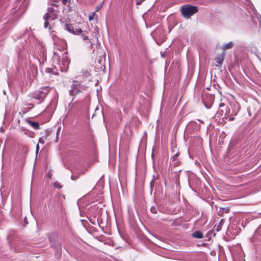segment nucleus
<instances>
[{"label":"nucleus","instance_id":"nucleus-1","mask_svg":"<svg viewBox=\"0 0 261 261\" xmlns=\"http://www.w3.org/2000/svg\"><path fill=\"white\" fill-rule=\"evenodd\" d=\"M50 6L48 8L47 12L43 16L44 20V27L45 28H48L49 30L51 29V27L49 25V21L57 19L58 17L59 11L58 8V4H57L60 1H62V3L65 4L67 0H59L56 2L54 0H49Z\"/></svg>","mask_w":261,"mask_h":261},{"label":"nucleus","instance_id":"nucleus-2","mask_svg":"<svg viewBox=\"0 0 261 261\" xmlns=\"http://www.w3.org/2000/svg\"><path fill=\"white\" fill-rule=\"evenodd\" d=\"M64 28L65 30L68 31L71 34H74V35H81L82 39L84 41H86L88 43L90 44V46L92 48L93 44L91 43V41L90 39L89 38L88 34V32L85 31H83L80 28H74L72 25L71 24H68L67 23H65L64 25Z\"/></svg>","mask_w":261,"mask_h":261},{"label":"nucleus","instance_id":"nucleus-3","mask_svg":"<svg viewBox=\"0 0 261 261\" xmlns=\"http://www.w3.org/2000/svg\"><path fill=\"white\" fill-rule=\"evenodd\" d=\"M50 90V88L48 86L42 87L39 90L34 92L32 94V97L41 102L44 101Z\"/></svg>","mask_w":261,"mask_h":261},{"label":"nucleus","instance_id":"nucleus-4","mask_svg":"<svg viewBox=\"0 0 261 261\" xmlns=\"http://www.w3.org/2000/svg\"><path fill=\"white\" fill-rule=\"evenodd\" d=\"M180 11L182 15L188 19L198 12V7L190 5H185L180 7Z\"/></svg>","mask_w":261,"mask_h":261},{"label":"nucleus","instance_id":"nucleus-5","mask_svg":"<svg viewBox=\"0 0 261 261\" xmlns=\"http://www.w3.org/2000/svg\"><path fill=\"white\" fill-rule=\"evenodd\" d=\"M86 87L82 86L78 82L74 81L71 86V89L69 92L70 95L72 96H75L79 93L85 90Z\"/></svg>","mask_w":261,"mask_h":261},{"label":"nucleus","instance_id":"nucleus-6","mask_svg":"<svg viewBox=\"0 0 261 261\" xmlns=\"http://www.w3.org/2000/svg\"><path fill=\"white\" fill-rule=\"evenodd\" d=\"M51 38L54 41L55 47L58 50L61 51L66 46V42L63 39H61L55 34L51 35Z\"/></svg>","mask_w":261,"mask_h":261},{"label":"nucleus","instance_id":"nucleus-7","mask_svg":"<svg viewBox=\"0 0 261 261\" xmlns=\"http://www.w3.org/2000/svg\"><path fill=\"white\" fill-rule=\"evenodd\" d=\"M18 58L20 60H24L27 59L30 57L31 51H29L26 47L19 48L17 50Z\"/></svg>","mask_w":261,"mask_h":261},{"label":"nucleus","instance_id":"nucleus-8","mask_svg":"<svg viewBox=\"0 0 261 261\" xmlns=\"http://www.w3.org/2000/svg\"><path fill=\"white\" fill-rule=\"evenodd\" d=\"M260 241H261V225L255 230L251 239L252 242L254 244H257Z\"/></svg>","mask_w":261,"mask_h":261},{"label":"nucleus","instance_id":"nucleus-9","mask_svg":"<svg viewBox=\"0 0 261 261\" xmlns=\"http://www.w3.org/2000/svg\"><path fill=\"white\" fill-rule=\"evenodd\" d=\"M224 55H225L224 53H223L221 55L218 56L216 58V62L219 65H221L222 64V63L224 61Z\"/></svg>","mask_w":261,"mask_h":261},{"label":"nucleus","instance_id":"nucleus-10","mask_svg":"<svg viewBox=\"0 0 261 261\" xmlns=\"http://www.w3.org/2000/svg\"><path fill=\"white\" fill-rule=\"evenodd\" d=\"M192 237L196 239H202L203 237V233L200 231H195L192 234Z\"/></svg>","mask_w":261,"mask_h":261},{"label":"nucleus","instance_id":"nucleus-11","mask_svg":"<svg viewBox=\"0 0 261 261\" xmlns=\"http://www.w3.org/2000/svg\"><path fill=\"white\" fill-rule=\"evenodd\" d=\"M225 113L224 114V117L226 119H228L229 121H232L234 120V117H231L229 115L230 113V109L229 108H227L225 109Z\"/></svg>","mask_w":261,"mask_h":261},{"label":"nucleus","instance_id":"nucleus-12","mask_svg":"<svg viewBox=\"0 0 261 261\" xmlns=\"http://www.w3.org/2000/svg\"><path fill=\"white\" fill-rule=\"evenodd\" d=\"M28 123L35 129L37 130L39 129V124L38 122L29 121Z\"/></svg>","mask_w":261,"mask_h":261},{"label":"nucleus","instance_id":"nucleus-13","mask_svg":"<svg viewBox=\"0 0 261 261\" xmlns=\"http://www.w3.org/2000/svg\"><path fill=\"white\" fill-rule=\"evenodd\" d=\"M233 46V43L232 42H229L226 44H224L222 46V49L225 50L231 48Z\"/></svg>","mask_w":261,"mask_h":261},{"label":"nucleus","instance_id":"nucleus-14","mask_svg":"<svg viewBox=\"0 0 261 261\" xmlns=\"http://www.w3.org/2000/svg\"><path fill=\"white\" fill-rule=\"evenodd\" d=\"M178 155V153H176L172 158V161L174 163V166H176L179 164V162L177 159Z\"/></svg>","mask_w":261,"mask_h":261},{"label":"nucleus","instance_id":"nucleus-15","mask_svg":"<svg viewBox=\"0 0 261 261\" xmlns=\"http://www.w3.org/2000/svg\"><path fill=\"white\" fill-rule=\"evenodd\" d=\"M158 211H159V209L156 206H153L151 207V208H150V212L153 214H157Z\"/></svg>","mask_w":261,"mask_h":261},{"label":"nucleus","instance_id":"nucleus-16","mask_svg":"<svg viewBox=\"0 0 261 261\" xmlns=\"http://www.w3.org/2000/svg\"><path fill=\"white\" fill-rule=\"evenodd\" d=\"M54 187H55L56 188H58V189H61L63 187L62 185L58 181H55L54 183Z\"/></svg>","mask_w":261,"mask_h":261},{"label":"nucleus","instance_id":"nucleus-17","mask_svg":"<svg viewBox=\"0 0 261 261\" xmlns=\"http://www.w3.org/2000/svg\"><path fill=\"white\" fill-rule=\"evenodd\" d=\"M200 123H201V121H200L199 119H197V120H196V121H194L190 122V124H196V125H199Z\"/></svg>","mask_w":261,"mask_h":261},{"label":"nucleus","instance_id":"nucleus-18","mask_svg":"<svg viewBox=\"0 0 261 261\" xmlns=\"http://www.w3.org/2000/svg\"><path fill=\"white\" fill-rule=\"evenodd\" d=\"M79 174H73L71 176V178L72 180H76L79 178Z\"/></svg>","mask_w":261,"mask_h":261},{"label":"nucleus","instance_id":"nucleus-19","mask_svg":"<svg viewBox=\"0 0 261 261\" xmlns=\"http://www.w3.org/2000/svg\"><path fill=\"white\" fill-rule=\"evenodd\" d=\"M63 60H64L65 61L64 65L65 66L68 65L69 61V59L67 58L66 56L65 57H63Z\"/></svg>","mask_w":261,"mask_h":261},{"label":"nucleus","instance_id":"nucleus-20","mask_svg":"<svg viewBox=\"0 0 261 261\" xmlns=\"http://www.w3.org/2000/svg\"><path fill=\"white\" fill-rule=\"evenodd\" d=\"M54 247L56 248L57 251H60V250H61V246L59 244L55 245Z\"/></svg>","mask_w":261,"mask_h":261},{"label":"nucleus","instance_id":"nucleus-21","mask_svg":"<svg viewBox=\"0 0 261 261\" xmlns=\"http://www.w3.org/2000/svg\"><path fill=\"white\" fill-rule=\"evenodd\" d=\"M73 99H74V98H73L72 99L71 101H72L73 100ZM73 105H74V103H72V102H70L69 103V105H68V109H69V111H70V110H71L72 109V108H73Z\"/></svg>","mask_w":261,"mask_h":261},{"label":"nucleus","instance_id":"nucleus-22","mask_svg":"<svg viewBox=\"0 0 261 261\" xmlns=\"http://www.w3.org/2000/svg\"><path fill=\"white\" fill-rule=\"evenodd\" d=\"M95 14V12H94L92 13L89 16V20L90 21H91L94 19V16Z\"/></svg>","mask_w":261,"mask_h":261},{"label":"nucleus","instance_id":"nucleus-23","mask_svg":"<svg viewBox=\"0 0 261 261\" xmlns=\"http://www.w3.org/2000/svg\"><path fill=\"white\" fill-rule=\"evenodd\" d=\"M53 69L49 68H46V71L48 73H51Z\"/></svg>","mask_w":261,"mask_h":261},{"label":"nucleus","instance_id":"nucleus-24","mask_svg":"<svg viewBox=\"0 0 261 261\" xmlns=\"http://www.w3.org/2000/svg\"><path fill=\"white\" fill-rule=\"evenodd\" d=\"M100 8H101V5H99V6H97V8H96V11L95 12H98L100 9Z\"/></svg>","mask_w":261,"mask_h":261},{"label":"nucleus","instance_id":"nucleus-25","mask_svg":"<svg viewBox=\"0 0 261 261\" xmlns=\"http://www.w3.org/2000/svg\"><path fill=\"white\" fill-rule=\"evenodd\" d=\"M39 142L41 143V144H43L44 143L43 139H42V138H40L39 140Z\"/></svg>","mask_w":261,"mask_h":261},{"label":"nucleus","instance_id":"nucleus-26","mask_svg":"<svg viewBox=\"0 0 261 261\" xmlns=\"http://www.w3.org/2000/svg\"><path fill=\"white\" fill-rule=\"evenodd\" d=\"M39 44L42 48V51L44 52V46H43L42 43H39Z\"/></svg>","mask_w":261,"mask_h":261},{"label":"nucleus","instance_id":"nucleus-27","mask_svg":"<svg viewBox=\"0 0 261 261\" xmlns=\"http://www.w3.org/2000/svg\"><path fill=\"white\" fill-rule=\"evenodd\" d=\"M224 105H225L224 103H221L219 104V108H221L224 107Z\"/></svg>","mask_w":261,"mask_h":261},{"label":"nucleus","instance_id":"nucleus-28","mask_svg":"<svg viewBox=\"0 0 261 261\" xmlns=\"http://www.w3.org/2000/svg\"><path fill=\"white\" fill-rule=\"evenodd\" d=\"M39 149V144H37L36 145V153H38Z\"/></svg>","mask_w":261,"mask_h":261},{"label":"nucleus","instance_id":"nucleus-29","mask_svg":"<svg viewBox=\"0 0 261 261\" xmlns=\"http://www.w3.org/2000/svg\"><path fill=\"white\" fill-rule=\"evenodd\" d=\"M153 184H154V182L153 180H151V181L150 182V188L151 189L152 188V187L153 186Z\"/></svg>","mask_w":261,"mask_h":261},{"label":"nucleus","instance_id":"nucleus-30","mask_svg":"<svg viewBox=\"0 0 261 261\" xmlns=\"http://www.w3.org/2000/svg\"><path fill=\"white\" fill-rule=\"evenodd\" d=\"M221 112H223V110H222V109H220V110L218 111V114H219Z\"/></svg>","mask_w":261,"mask_h":261},{"label":"nucleus","instance_id":"nucleus-31","mask_svg":"<svg viewBox=\"0 0 261 261\" xmlns=\"http://www.w3.org/2000/svg\"><path fill=\"white\" fill-rule=\"evenodd\" d=\"M24 221H25V223H26V224H28V222L27 221V218H26V217H25V218H24Z\"/></svg>","mask_w":261,"mask_h":261},{"label":"nucleus","instance_id":"nucleus-32","mask_svg":"<svg viewBox=\"0 0 261 261\" xmlns=\"http://www.w3.org/2000/svg\"><path fill=\"white\" fill-rule=\"evenodd\" d=\"M57 54V53H56V52H55H55H54V56H55V57H56Z\"/></svg>","mask_w":261,"mask_h":261},{"label":"nucleus","instance_id":"nucleus-33","mask_svg":"<svg viewBox=\"0 0 261 261\" xmlns=\"http://www.w3.org/2000/svg\"><path fill=\"white\" fill-rule=\"evenodd\" d=\"M48 177H49V178H51V175H50V174H48Z\"/></svg>","mask_w":261,"mask_h":261},{"label":"nucleus","instance_id":"nucleus-34","mask_svg":"<svg viewBox=\"0 0 261 261\" xmlns=\"http://www.w3.org/2000/svg\"><path fill=\"white\" fill-rule=\"evenodd\" d=\"M27 32H28V31L27 30H25V33H26Z\"/></svg>","mask_w":261,"mask_h":261},{"label":"nucleus","instance_id":"nucleus-35","mask_svg":"<svg viewBox=\"0 0 261 261\" xmlns=\"http://www.w3.org/2000/svg\"><path fill=\"white\" fill-rule=\"evenodd\" d=\"M236 115H237V113L235 112L233 115L236 116Z\"/></svg>","mask_w":261,"mask_h":261},{"label":"nucleus","instance_id":"nucleus-36","mask_svg":"<svg viewBox=\"0 0 261 261\" xmlns=\"http://www.w3.org/2000/svg\"><path fill=\"white\" fill-rule=\"evenodd\" d=\"M137 5H139V4H140V3L138 2L137 3Z\"/></svg>","mask_w":261,"mask_h":261},{"label":"nucleus","instance_id":"nucleus-37","mask_svg":"<svg viewBox=\"0 0 261 261\" xmlns=\"http://www.w3.org/2000/svg\"><path fill=\"white\" fill-rule=\"evenodd\" d=\"M56 2L59 1V0H54Z\"/></svg>","mask_w":261,"mask_h":261}]
</instances>
